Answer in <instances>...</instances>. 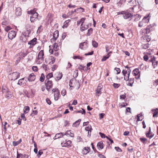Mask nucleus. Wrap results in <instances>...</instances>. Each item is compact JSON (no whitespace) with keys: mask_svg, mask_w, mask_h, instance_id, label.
I'll list each match as a JSON object with an SVG mask.
<instances>
[{"mask_svg":"<svg viewBox=\"0 0 158 158\" xmlns=\"http://www.w3.org/2000/svg\"><path fill=\"white\" fill-rule=\"evenodd\" d=\"M36 11L35 9L27 11L28 14L31 15L30 20L31 22H33L38 15V14Z\"/></svg>","mask_w":158,"mask_h":158,"instance_id":"1","label":"nucleus"},{"mask_svg":"<svg viewBox=\"0 0 158 158\" xmlns=\"http://www.w3.org/2000/svg\"><path fill=\"white\" fill-rule=\"evenodd\" d=\"M44 53L43 50H41L39 53L36 61L38 63H42L43 61Z\"/></svg>","mask_w":158,"mask_h":158,"instance_id":"2","label":"nucleus"},{"mask_svg":"<svg viewBox=\"0 0 158 158\" xmlns=\"http://www.w3.org/2000/svg\"><path fill=\"white\" fill-rule=\"evenodd\" d=\"M131 72V70H123L122 73L124 76V79L126 81L129 80Z\"/></svg>","mask_w":158,"mask_h":158,"instance_id":"3","label":"nucleus"},{"mask_svg":"<svg viewBox=\"0 0 158 158\" xmlns=\"http://www.w3.org/2000/svg\"><path fill=\"white\" fill-rule=\"evenodd\" d=\"M53 92L54 93V98L55 100H57L59 97L60 95V91L58 89L54 88L52 90Z\"/></svg>","mask_w":158,"mask_h":158,"instance_id":"4","label":"nucleus"},{"mask_svg":"<svg viewBox=\"0 0 158 158\" xmlns=\"http://www.w3.org/2000/svg\"><path fill=\"white\" fill-rule=\"evenodd\" d=\"M45 85L46 87V89L49 91L50 89L52 88V81L49 80V79H46L45 81Z\"/></svg>","mask_w":158,"mask_h":158,"instance_id":"5","label":"nucleus"},{"mask_svg":"<svg viewBox=\"0 0 158 158\" xmlns=\"http://www.w3.org/2000/svg\"><path fill=\"white\" fill-rule=\"evenodd\" d=\"M16 35V32L13 30L10 31L8 34V37L9 39L12 40L15 37Z\"/></svg>","mask_w":158,"mask_h":158,"instance_id":"6","label":"nucleus"},{"mask_svg":"<svg viewBox=\"0 0 158 158\" xmlns=\"http://www.w3.org/2000/svg\"><path fill=\"white\" fill-rule=\"evenodd\" d=\"M11 75L12 76L11 79L15 80L19 77L20 73L17 72H14L11 74Z\"/></svg>","mask_w":158,"mask_h":158,"instance_id":"7","label":"nucleus"},{"mask_svg":"<svg viewBox=\"0 0 158 158\" xmlns=\"http://www.w3.org/2000/svg\"><path fill=\"white\" fill-rule=\"evenodd\" d=\"M36 43L37 39L36 38H35L28 42V44L30 45L29 48H32L36 44Z\"/></svg>","mask_w":158,"mask_h":158,"instance_id":"8","label":"nucleus"},{"mask_svg":"<svg viewBox=\"0 0 158 158\" xmlns=\"http://www.w3.org/2000/svg\"><path fill=\"white\" fill-rule=\"evenodd\" d=\"M27 78L24 77L19 79L18 82V84L20 85H22L26 84L27 82Z\"/></svg>","mask_w":158,"mask_h":158,"instance_id":"9","label":"nucleus"},{"mask_svg":"<svg viewBox=\"0 0 158 158\" xmlns=\"http://www.w3.org/2000/svg\"><path fill=\"white\" fill-rule=\"evenodd\" d=\"M133 73L135 77V78L138 79L140 77V72L139 70H133Z\"/></svg>","mask_w":158,"mask_h":158,"instance_id":"10","label":"nucleus"},{"mask_svg":"<svg viewBox=\"0 0 158 158\" xmlns=\"http://www.w3.org/2000/svg\"><path fill=\"white\" fill-rule=\"evenodd\" d=\"M27 53L28 52L27 51L25 50L20 52L19 53L18 55L20 57V58L23 59L27 56Z\"/></svg>","mask_w":158,"mask_h":158,"instance_id":"11","label":"nucleus"},{"mask_svg":"<svg viewBox=\"0 0 158 158\" xmlns=\"http://www.w3.org/2000/svg\"><path fill=\"white\" fill-rule=\"evenodd\" d=\"M27 79L29 81H34L35 79V76L34 73H31L29 75Z\"/></svg>","mask_w":158,"mask_h":158,"instance_id":"12","label":"nucleus"},{"mask_svg":"<svg viewBox=\"0 0 158 158\" xmlns=\"http://www.w3.org/2000/svg\"><path fill=\"white\" fill-rule=\"evenodd\" d=\"M65 141H63L61 143V145L63 147H68L70 146L71 143V141L70 140H68L66 142Z\"/></svg>","mask_w":158,"mask_h":158,"instance_id":"13","label":"nucleus"},{"mask_svg":"<svg viewBox=\"0 0 158 158\" xmlns=\"http://www.w3.org/2000/svg\"><path fill=\"white\" fill-rule=\"evenodd\" d=\"M123 15V18L125 19H127L129 18L133 17L134 15H132L129 12L125 13Z\"/></svg>","mask_w":158,"mask_h":158,"instance_id":"14","label":"nucleus"},{"mask_svg":"<svg viewBox=\"0 0 158 158\" xmlns=\"http://www.w3.org/2000/svg\"><path fill=\"white\" fill-rule=\"evenodd\" d=\"M103 86L101 84H99L98 85V87L97 89L96 90V94H98L101 93V90Z\"/></svg>","mask_w":158,"mask_h":158,"instance_id":"15","label":"nucleus"},{"mask_svg":"<svg viewBox=\"0 0 158 158\" xmlns=\"http://www.w3.org/2000/svg\"><path fill=\"white\" fill-rule=\"evenodd\" d=\"M29 157L28 155L26 154H22L21 153H18L17 152V158H21L24 157L25 158H28Z\"/></svg>","mask_w":158,"mask_h":158,"instance_id":"16","label":"nucleus"},{"mask_svg":"<svg viewBox=\"0 0 158 158\" xmlns=\"http://www.w3.org/2000/svg\"><path fill=\"white\" fill-rule=\"evenodd\" d=\"M90 148L89 147H85L82 151V153L84 155L87 154L90 151Z\"/></svg>","mask_w":158,"mask_h":158,"instance_id":"17","label":"nucleus"},{"mask_svg":"<svg viewBox=\"0 0 158 158\" xmlns=\"http://www.w3.org/2000/svg\"><path fill=\"white\" fill-rule=\"evenodd\" d=\"M15 14L17 16H20L21 15V10L20 8L19 7L16 9Z\"/></svg>","mask_w":158,"mask_h":158,"instance_id":"18","label":"nucleus"},{"mask_svg":"<svg viewBox=\"0 0 158 158\" xmlns=\"http://www.w3.org/2000/svg\"><path fill=\"white\" fill-rule=\"evenodd\" d=\"M64 135V133H60L57 134L55 136L54 138V139H55L57 138L62 137L63 135Z\"/></svg>","mask_w":158,"mask_h":158,"instance_id":"19","label":"nucleus"},{"mask_svg":"<svg viewBox=\"0 0 158 158\" xmlns=\"http://www.w3.org/2000/svg\"><path fill=\"white\" fill-rule=\"evenodd\" d=\"M154 135V134H152L151 133V127H149L148 132L146 134V136L147 137L150 139L152 138Z\"/></svg>","mask_w":158,"mask_h":158,"instance_id":"20","label":"nucleus"},{"mask_svg":"<svg viewBox=\"0 0 158 158\" xmlns=\"http://www.w3.org/2000/svg\"><path fill=\"white\" fill-rule=\"evenodd\" d=\"M56 79L57 80H59L62 78V73H57L56 74Z\"/></svg>","mask_w":158,"mask_h":158,"instance_id":"21","label":"nucleus"},{"mask_svg":"<svg viewBox=\"0 0 158 158\" xmlns=\"http://www.w3.org/2000/svg\"><path fill=\"white\" fill-rule=\"evenodd\" d=\"M71 130H69L67 131L64 134V135H69L70 137H73L74 136V134L73 133H72Z\"/></svg>","mask_w":158,"mask_h":158,"instance_id":"22","label":"nucleus"},{"mask_svg":"<svg viewBox=\"0 0 158 158\" xmlns=\"http://www.w3.org/2000/svg\"><path fill=\"white\" fill-rule=\"evenodd\" d=\"M128 81H129L127 83V85L132 86L134 82V79L131 78L130 80L129 79Z\"/></svg>","mask_w":158,"mask_h":158,"instance_id":"23","label":"nucleus"},{"mask_svg":"<svg viewBox=\"0 0 158 158\" xmlns=\"http://www.w3.org/2000/svg\"><path fill=\"white\" fill-rule=\"evenodd\" d=\"M53 38L55 40H56L59 36V31H56L53 33Z\"/></svg>","mask_w":158,"mask_h":158,"instance_id":"24","label":"nucleus"},{"mask_svg":"<svg viewBox=\"0 0 158 158\" xmlns=\"http://www.w3.org/2000/svg\"><path fill=\"white\" fill-rule=\"evenodd\" d=\"M135 18V19L134 20L135 21H137L139 20L141 17V16L140 15L138 14H136L134 15L133 16Z\"/></svg>","mask_w":158,"mask_h":158,"instance_id":"25","label":"nucleus"},{"mask_svg":"<svg viewBox=\"0 0 158 158\" xmlns=\"http://www.w3.org/2000/svg\"><path fill=\"white\" fill-rule=\"evenodd\" d=\"M156 59V57L153 56L148 55V60L149 61L152 62Z\"/></svg>","mask_w":158,"mask_h":158,"instance_id":"26","label":"nucleus"},{"mask_svg":"<svg viewBox=\"0 0 158 158\" xmlns=\"http://www.w3.org/2000/svg\"><path fill=\"white\" fill-rule=\"evenodd\" d=\"M81 120L79 119L78 120L76 121L74 123L73 125V127H77L79 125L80 122L81 121Z\"/></svg>","mask_w":158,"mask_h":158,"instance_id":"27","label":"nucleus"},{"mask_svg":"<svg viewBox=\"0 0 158 158\" xmlns=\"http://www.w3.org/2000/svg\"><path fill=\"white\" fill-rule=\"evenodd\" d=\"M73 82H75L77 84H78V82H77L76 80L73 81V80H70L69 83V85L70 87H74V85L73 84Z\"/></svg>","mask_w":158,"mask_h":158,"instance_id":"28","label":"nucleus"},{"mask_svg":"<svg viewBox=\"0 0 158 158\" xmlns=\"http://www.w3.org/2000/svg\"><path fill=\"white\" fill-rule=\"evenodd\" d=\"M149 19L148 18V16L144 17L142 19L143 21L146 24L149 21Z\"/></svg>","mask_w":158,"mask_h":158,"instance_id":"29","label":"nucleus"},{"mask_svg":"<svg viewBox=\"0 0 158 158\" xmlns=\"http://www.w3.org/2000/svg\"><path fill=\"white\" fill-rule=\"evenodd\" d=\"M152 26L151 25L148 26L146 29V32L147 34L149 33L152 30Z\"/></svg>","mask_w":158,"mask_h":158,"instance_id":"30","label":"nucleus"},{"mask_svg":"<svg viewBox=\"0 0 158 158\" xmlns=\"http://www.w3.org/2000/svg\"><path fill=\"white\" fill-rule=\"evenodd\" d=\"M146 24H145V23L142 20V21L139 22L138 24V26L139 27H141L146 26Z\"/></svg>","mask_w":158,"mask_h":158,"instance_id":"31","label":"nucleus"},{"mask_svg":"<svg viewBox=\"0 0 158 158\" xmlns=\"http://www.w3.org/2000/svg\"><path fill=\"white\" fill-rule=\"evenodd\" d=\"M49 60H50L51 61L50 62V63L53 64L55 61V58L54 57L52 56H51L49 57Z\"/></svg>","mask_w":158,"mask_h":158,"instance_id":"32","label":"nucleus"},{"mask_svg":"<svg viewBox=\"0 0 158 158\" xmlns=\"http://www.w3.org/2000/svg\"><path fill=\"white\" fill-rule=\"evenodd\" d=\"M74 11H77L78 12H83L84 11V9L81 7H79L75 9Z\"/></svg>","mask_w":158,"mask_h":158,"instance_id":"33","label":"nucleus"},{"mask_svg":"<svg viewBox=\"0 0 158 158\" xmlns=\"http://www.w3.org/2000/svg\"><path fill=\"white\" fill-rule=\"evenodd\" d=\"M6 97L7 98H10L12 97L11 93L9 91H7L6 93Z\"/></svg>","mask_w":158,"mask_h":158,"instance_id":"34","label":"nucleus"},{"mask_svg":"<svg viewBox=\"0 0 158 158\" xmlns=\"http://www.w3.org/2000/svg\"><path fill=\"white\" fill-rule=\"evenodd\" d=\"M152 111H154V113L153 115V117H156V115L158 114V109L156 108V110H153Z\"/></svg>","mask_w":158,"mask_h":158,"instance_id":"35","label":"nucleus"},{"mask_svg":"<svg viewBox=\"0 0 158 158\" xmlns=\"http://www.w3.org/2000/svg\"><path fill=\"white\" fill-rule=\"evenodd\" d=\"M137 121H141L142 120L143 117L142 115L141 114H140L137 115Z\"/></svg>","mask_w":158,"mask_h":158,"instance_id":"36","label":"nucleus"},{"mask_svg":"<svg viewBox=\"0 0 158 158\" xmlns=\"http://www.w3.org/2000/svg\"><path fill=\"white\" fill-rule=\"evenodd\" d=\"M152 65L154 68L157 66L158 63V61L156 60V59L155 60L152 62Z\"/></svg>","mask_w":158,"mask_h":158,"instance_id":"37","label":"nucleus"},{"mask_svg":"<svg viewBox=\"0 0 158 158\" xmlns=\"http://www.w3.org/2000/svg\"><path fill=\"white\" fill-rule=\"evenodd\" d=\"M85 130L88 131V133L89 135V131H91L92 130L91 126H89L87 127H86L85 128Z\"/></svg>","mask_w":158,"mask_h":158,"instance_id":"38","label":"nucleus"},{"mask_svg":"<svg viewBox=\"0 0 158 158\" xmlns=\"http://www.w3.org/2000/svg\"><path fill=\"white\" fill-rule=\"evenodd\" d=\"M29 107L28 106H25L24 108V113H27L29 111Z\"/></svg>","mask_w":158,"mask_h":158,"instance_id":"39","label":"nucleus"},{"mask_svg":"<svg viewBox=\"0 0 158 158\" xmlns=\"http://www.w3.org/2000/svg\"><path fill=\"white\" fill-rule=\"evenodd\" d=\"M98 147L100 149H102L103 148V144L102 142H100L98 143Z\"/></svg>","mask_w":158,"mask_h":158,"instance_id":"40","label":"nucleus"},{"mask_svg":"<svg viewBox=\"0 0 158 158\" xmlns=\"http://www.w3.org/2000/svg\"><path fill=\"white\" fill-rule=\"evenodd\" d=\"M93 46L94 48H97L98 45V44L95 41H93L92 42Z\"/></svg>","mask_w":158,"mask_h":158,"instance_id":"41","label":"nucleus"},{"mask_svg":"<svg viewBox=\"0 0 158 158\" xmlns=\"http://www.w3.org/2000/svg\"><path fill=\"white\" fill-rule=\"evenodd\" d=\"M70 20H68L65 21L64 23V24L63 26V28H64L67 27L68 26V23L70 21Z\"/></svg>","mask_w":158,"mask_h":158,"instance_id":"42","label":"nucleus"},{"mask_svg":"<svg viewBox=\"0 0 158 158\" xmlns=\"http://www.w3.org/2000/svg\"><path fill=\"white\" fill-rule=\"evenodd\" d=\"M78 75V70H75L74 72L73 77L74 78H76Z\"/></svg>","mask_w":158,"mask_h":158,"instance_id":"43","label":"nucleus"},{"mask_svg":"<svg viewBox=\"0 0 158 158\" xmlns=\"http://www.w3.org/2000/svg\"><path fill=\"white\" fill-rule=\"evenodd\" d=\"M88 27V25H86L85 27L81 26V31H84L85 30L87 29Z\"/></svg>","mask_w":158,"mask_h":158,"instance_id":"44","label":"nucleus"},{"mask_svg":"<svg viewBox=\"0 0 158 158\" xmlns=\"http://www.w3.org/2000/svg\"><path fill=\"white\" fill-rule=\"evenodd\" d=\"M110 56V55H107L106 56H104L102 59V61H105Z\"/></svg>","mask_w":158,"mask_h":158,"instance_id":"45","label":"nucleus"},{"mask_svg":"<svg viewBox=\"0 0 158 158\" xmlns=\"http://www.w3.org/2000/svg\"><path fill=\"white\" fill-rule=\"evenodd\" d=\"M93 29L92 28H89L88 30V32L87 33V35L88 36H89L92 33Z\"/></svg>","mask_w":158,"mask_h":158,"instance_id":"46","label":"nucleus"},{"mask_svg":"<svg viewBox=\"0 0 158 158\" xmlns=\"http://www.w3.org/2000/svg\"><path fill=\"white\" fill-rule=\"evenodd\" d=\"M45 76L43 73L41 74V76L40 78V80L41 82H43Z\"/></svg>","mask_w":158,"mask_h":158,"instance_id":"47","label":"nucleus"},{"mask_svg":"<svg viewBox=\"0 0 158 158\" xmlns=\"http://www.w3.org/2000/svg\"><path fill=\"white\" fill-rule=\"evenodd\" d=\"M77 113H81L82 114H85V110L84 109H82L81 110H78L77 111Z\"/></svg>","mask_w":158,"mask_h":158,"instance_id":"48","label":"nucleus"},{"mask_svg":"<svg viewBox=\"0 0 158 158\" xmlns=\"http://www.w3.org/2000/svg\"><path fill=\"white\" fill-rule=\"evenodd\" d=\"M53 48L55 51H56L57 50V45L56 43H55L53 45Z\"/></svg>","mask_w":158,"mask_h":158,"instance_id":"49","label":"nucleus"},{"mask_svg":"<svg viewBox=\"0 0 158 158\" xmlns=\"http://www.w3.org/2000/svg\"><path fill=\"white\" fill-rule=\"evenodd\" d=\"M52 73H49L47 74L46 76L47 79H49V78L52 77Z\"/></svg>","mask_w":158,"mask_h":158,"instance_id":"50","label":"nucleus"},{"mask_svg":"<svg viewBox=\"0 0 158 158\" xmlns=\"http://www.w3.org/2000/svg\"><path fill=\"white\" fill-rule=\"evenodd\" d=\"M73 58L74 59H80L81 60H82V58L80 56H74L73 57Z\"/></svg>","mask_w":158,"mask_h":158,"instance_id":"51","label":"nucleus"},{"mask_svg":"<svg viewBox=\"0 0 158 158\" xmlns=\"http://www.w3.org/2000/svg\"><path fill=\"white\" fill-rule=\"evenodd\" d=\"M126 94L124 93V94L121 95L120 96V99H124L126 97Z\"/></svg>","mask_w":158,"mask_h":158,"instance_id":"52","label":"nucleus"},{"mask_svg":"<svg viewBox=\"0 0 158 158\" xmlns=\"http://www.w3.org/2000/svg\"><path fill=\"white\" fill-rule=\"evenodd\" d=\"M61 94L63 96H64L66 94V90L65 89H63L61 91Z\"/></svg>","mask_w":158,"mask_h":158,"instance_id":"53","label":"nucleus"},{"mask_svg":"<svg viewBox=\"0 0 158 158\" xmlns=\"http://www.w3.org/2000/svg\"><path fill=\"white\" fill-rule=\"evenodd\" d=\"M30 31H29L27 30L25 32V35H24L26 37L27 36V37L28 36L29 34L30 33Z\"/></svg>","mask_w":158,"mask_h":158,"instance_id":"54","label":"nucleus"},{"mask_svg":"<svg viewBox=\"0 0 158 158\" xmlns=\"http://www.w3.org/2000/svg\"><path fill=\"white\" fill-rule=\"evenodd\" d=\"M113 86L114 88H117L119 86L120 84H119L114 83Z\"/></svg>","mask_w":158,"mask_h":158,"instance_id":"55","label":"nucleus"},{"mask_svg":"<svg viewBox=\"0 0 158 158\" xmlns=\"http://www.w3.org/2000/svg\"><path fill=\"white\" fill-rule=\"evenodd\" d=\"M37 113V112L36 110H33L31 114V115L33 116L35 115H36Z\"/></svg>","mask_w":158,"mask_h":158,"instance_id":"56","label":"nucleus"},{"mask_svg":"<svg viewBox=\"0 0 158 158\" xmlns=\"http://www.w3.org/2000/svg\"><path fill=\"white\" fill-rule=\"evenodd\" d=\"M143 59L145 61H147L148 60V56L147 55H145L143 56Z\"/></svg>","mask_w":158,"mask_h":158,"instance_id":"57","label":"nucleus"},{"mask_svg":"<svg viewBox=\"0 0 158 158\" xmlns=\"http://www.w3.org/2000/svg\"><path fill=\"white\" fill-rule=\"evenodd\" d=\"M43 152L42 150H40L38 152V154L37 155V156L38 158H39L40 157V156L41 155L43 154Z\"/></svg>","mask_w":158,"mask_h":158,"instance_id":"58","label":"nucleus"},{"mask_svg":"<svg viewBox=\"0 0 158 158\" xmlns=\"http://www.w3.org/2000/svg\"><path fill=\"white\" fill-rule=\"evenodd\" d=\"M115 149L118 152H121L122 151V150L121 148L118 147H115Z\"/></svg>","mask_w":158,"mask_h":158,"instance_id":"59","label":"nucleus"},{"mask_svg":"<svg viewBox=\"0 0 158 158\" xmlns=\"http://www.w3.org/2000/svg\"><path fill=\"white\" fill-rule=\"evenodd\" d=\"M11 29V28L9 26H7L5 28V30L7 32L9 30H10Z\"/></svg>","mask_w":158,"mask_h":158,"instance_id":"60","label":"nucleus"},{"mask_svg":"<svg viewBox=\"0 0 158 158\" xmlns=\"http://www.w3.org/2000/svg\"><path fill=\"white\" fill-rule=\"evenodd\" d=\"M85 20V18H82L80 21H81V26H82V25H83V23H84V21Z\"/></svg>","mask_w":158,"mask_h":158,"instance_id":"61","label":"nucleus"},{"mask_svg":"<svg viewBox=\"0 0 158 158\" xmlns=\"http://www.w3.org/2000/svg\"><path fill=\"white\" fill-rule=\"evenodd\" d=\"M65 126H69V122L67 120H65L64 121V124Z\"/></svg>","mask_w":158,"mask_h":158,"instance_id":"62","label":"nucleus"},{"mask_svg":"<svg viewBox=\"0 0 158 158\" xmlns=\"http://www.w3.org/2000/svg\"><path fill=\"white\" fill-rule=\"evenodd\" d=\"M46 101L47 103L48 104L50 105L51 104V102L50 100L48 98H46Z\"/></svg>","mask_w":158,"mask_h":158,"instance_id":"63","label":"nucleus"},{"mask_svg":"<svg viewBox=\"0 0 158 158\" xmlns=\"http://www.w3.org/2000/svg\"><path fill=\"white\" fill-rule=\"evenodd\" d=\"M19 144V142H18V141L17 142H15V141H13V145L14 146H16L18 144Z\"/></svg>","mask_w":158,"mask_h":158,"instance_id":"64","label":"nucleus"}]
</instances>
